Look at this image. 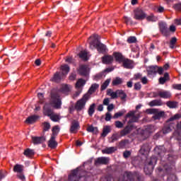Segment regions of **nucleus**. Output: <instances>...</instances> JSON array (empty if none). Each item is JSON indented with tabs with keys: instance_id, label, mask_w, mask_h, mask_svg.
I'll use <instances>...</instances> for the list:
<instances>
[{
	"instance_id": "19",
	"label": "nucleus",
	"mask_w": 181,
	"mask_h": 181,
	"mask_svg": "<svg viewBox=\"0 0 181 181\" xmlns=\"http://www.w3.org/2000/svg\"><path fill=\"white\" fill-rule=\"evenodd\" d=\"M33 143L34 145H37L39 144H43V142L46 141V137L40 136V137H33Z\"/></svg>"
},
{
	"instance_id": "64",
	"label": "nucleus",
	"mask_w": 181,
	"mask_h": 181,
	"mask_svg": "<svg viewBox=\"0 0 181 181\" xmlns=\"http://www.w3.org/2000/svg\"><path fill=\"white\" fill-rule=\"evenodd\" d=\"M141 81L143 84H148V78L145 76L141 78Z\"/></svg>"
},
{
	"instance_id": "57",
	"label": "nucleus",
	"mask_w": 181,
	"mask_h": 181,
	"mask_svg": "<svg viewBox=\"0 0 181 181\" xmlns=\"http://www.w3.org/2000/svg\"><path fill=\"white\" fill-rule=\"evenodd\" d=\"M123 156H124V159H127V158H129V156H131V151H125L123 153Z\"/></svg>"
},
{
	"instance_id": "26",
	"label": "nucleus",
	"mask_w": 181,
	"mask_h": 181,
	"mask_svg": "<svg viewBox=\"0 0 181 181\" xmlns=\"http://www.w3.org/2000/svg\"><path fill=\"white\" fill-rule=\"evenodd\" d=\"M148 105L150 107H160V105H163V103L161 100H153L148 103Z\"/></svg>"
},
{
	"instance_id": "50",
	"label": "nucleus",
	"mask_w": 181,
	"mask_h": 181,
	"mask_svg": "<svg viewBox=\"0 0 181 181\" xmlns=\"http://www.w3.org/2000/svg\"><path fill=\"white\" fill-rule=\"evenodd\" d=\"M124 114H125V112H124V111L116 112L114 115L113 118L115 119H117V118H119V117H122V115H124Z\"/></svg>"
},
{
	"instance_id": "36",
	"label": "nucleus",
	"mask_w": 181,
	"mask_h": 181,
	"mask_svg": "<svg viewBox=\"0 0 181 181\" xmlns=\"http://www.w3.org/2000/svg\"><path fill=\"white\" fill-rule=\"evenodd\" d=\"M49 118L52 121H53V122H59L62 117H60V115L54 113L52 115L49 117Z\"/></svg>"
},
{
	"instance_id": "33",
	"label": "nucleus",
	"mask_w": 181,
	"mask_h": 181,
	"mask_svg": "<svg viewBox=\"0 0 181 181\" xmlns=\"http://www.w3.org/2000/svg\"><path fill=\"white\" fill-rule=\"evenodd\" d=\"M110 132H111V127L105 126L103 129L101 136H103V138H105V136H107V135H108V134H110Z\"/></svg>"
},
{
	"instance_id": "27",
	"label": "nucleus",
	"mask_w": 181,
	"mask_h": 181,
	"mask_svg": "<svg viewBox=\"0 0 181 181\" xmlns=\"http://www.w3.org/2000/svg\"><path fill=\"white\" fill-rule=\"evenodd\" d=\"M115 151H117V147H108L102 150V153H106L107 155H110L111 153H114Z\"/></svg>"
},
{
	"instance_id": "41",
	"label": "nucleus",
	"mask_w": 181,
	"mask_h": 181,
	"mask_svg": "<svg viewBox=\"0 0 181 181\" xmlns=\"http://www.w3.org/2000/svg\"><path fill=\"white\" fill-rule=\"evenodd\" d=\"M86 131H88V132H92L93 134H97L98 132V129L90 125L87 127Z\"/></svg>"
},
{
	"instance_id": "55",
	"label": "nucleus",
	"mask_w": 181,
	"mask_h": 181,
	"mask_svg": "<svg viewBox=\"0 0 181 181\" xmlns=\"http://www.w3.org/2000/svg\"><path fill=\"white\" fill-rule=\"evenodd\" d=\"M118 141V135L117 134H113L111 138H110V143H114L115 141Z\"/></svg>"
},
{
	"instance_id": "15",
	"label": "nucleus",
	"mask_w": 181,
	"mask_h": 181,
	"mask_svg": "<svg viewBox=\"0 0 181 181\" xmlns=\"http://www.w3.org/2000/svg\"><path fill=\"white\" fill-rule=\"evenodd\" d=\"M160 31L161 33L164 35L166 36L168 35V32H169V30L168 29V26L166 25V23H159L158 24Z\"/></svg>"
},
{
	"instance_id": "47",
	"label": "nucleus",
	"mask_w": 181,
	"mask_h": 181,
	"mask_svg": "<svg viewBox=\"0 0 181 181\" xmlns=\"http://www.w3.org/2000/svg\"><path fill=\"white\" fill-rule=\"evenodd\" d=\"M43 127V132H46V131H49L50 129V123L47 122H45L42 123Z\"/></svg>"
},
{
	"instance_id": "37",
	"label": "nucleus",
	"mask_w": 181,
	"mask_h": 181,
	"mask_svg": "<svg viewBox=\"0 0 181 181\" xmlns=\"http://www.w3.org/2000/svg\"><path fill=\"white\" fill-rule=\"evenodd\" d=\"M118 97L124 100L127 98V93L122 90H117V98Z\"/></svg>"
},
{
	"instance_id": "29",
	"label": "nucleus",
	"mask_w": 181,
	"mask_h": 181,
	"mask_svg": "<svg viewBox=\"0 0 181 181\" xmlns=\"http://www.w3.org/2000/svg\"><path fill=\"white\" fill-rule=\"evenodd\" d=\"M107 95H109L110 97H111V98L112 100H115V98H118V93H117V90H116L115 92L112 91V90L111 89H108L107 90Z\"/></svg>"
},
{
	"instance_id": "53",
	"label": "nucleus",
	"mask_w": 181,
	"mask_h": 181,
	"mask_svg": "<svg viewBox=\"0 0 181 181\" xmlns=\"http://www.w3.org/2000/svg\"><path fill=\"white\" fill-rule=\"evenodd\" d=\"M37 95L40 100V103L43 104L45 103V96H43V93H38Z\"/></svg>"
},
{
	"instance_id": "45",
	"label": "nucleus",
	"mask_w": 181,
	"mask_h": 181,
	"mask_svg": "<svg viewBox=\"0 0 181 181\" xmlns=\"http://www.w3.org/2000/svg\"><path fill=\"white\" fill-rule=\"evenodd\" d=\"M111 82V79H107L101 86L100 90L104 91L110 86V83Z\"/></svg>"
},
{
	"instance_id": "35",
	"label": "nucleus",
	"mask_w": 181,
	"mask_h": 181,
	"mask_svg": "<svg viewBox=\"0 0 181 181\" xmlns=\"http://www.w3.org/2000/svg\"><path fill=\"white\" fill-rule=\"evenodd\" d=\"M86 85V80L83 78H80L77 81L76 83V88H81V87H84Z\"/></svg>"
},
{
	"instance_id": "34",
	"label": "nucleus",
	"mask_w": 181,
	"mask_h": 181,
	"mask_svg": "<svg viewBox=\"0 0 181 181\" xmlns=\"http://www.w3.org/2000/svg\"><path fill=\"white\" fill-rule=\"evenodd\" d=\"M13 172H16V173H23V165L20 164H16L13 167Z\"/></svg>"
},
{
	"instance_id": "61",
	"label": "nucleus",
	"mask_w": 181,
	"mask_h": 181,
	"mask_svg": "<svg viewBox=\"0 0 181 181\" xmlns=\"http://www.w3.org/2000/svg\"><path fill=\"white\" fill-rule=\"evenodd\" d=\"M164 69L163 67L157 66V73L162 76L163 74Z\"/></svg>"
},
{
	"instance_id": "59",
	"label": "nucleus",
	"mask_w": 181,
	"mask_h": 181,
	"mask_svg": "<svg viewBox=\"0 0 181 181\" xmlns=\"http://www.w3.org/2000/svg\"><path fill=\"white\" fill-rule=\"evenodd\" d=\"M142 88L141 83L137 82L134 84V90H139Z\"/></svg>"
},
{
	"instance_id": "13",
	"label": "nucleus",
	"mask_w": 181,
	"mask_h": 181,
	"mask_svg": "<svg viewBox=\"0 0 181 181\" xmlns=\"http://www.w3.org/2000/svg\"><path fill=\"white\" fill-rule=\"evenodd\" d=\"M78 73L80 76H83L84 77L88 76V67L87 65H81L78 70Z\"/></svg>"
},
{
	"instance_id": "28",
	"label": "nucleus",
	"mask_w": 181,
	"mask_h": 181,
	"mask_svg": "<svg viewBox=\"0 0 181 181\" xmlns=\"http://www.w3.org/2000/svg\"><path fill=\"white\" fill-rule=\"evenodd\" d=\"M114 57L115 58L116 62H119V63H122L123 60L125 59V57H124L122 54L119 52H115Z\"/></svg>"
},
{
	"instance_id": "49",
	"label": "nucleus",
	"mask_w": 181,
	"mask_h": 181,
	"mask_svg": "<svg viewBox=\"0 0 181 181\" xmlns=\"http://www.w3.org/2000/svg\"><path fill=\"white\" fill-rule=\"evenodd\" d=\"M61 91L64 93H69V91H70V88L68 85H64L61 88Z\"/></svg>"
},
{
	"instance_id": "25",
	"label": "nucleus",
	"mask_w": 181,
	"mask_h": 181,
	"mask_svg": "<svg viewBox=\"0 0 181 181\" xmlns=\"http://www.w3.org/2000/svg\"><path fill=\"white\" fill-rule=\"evenodd\" d=\"M170 80V77L169 76V74H168V72L164 74V76L163 77H160V78L158 79V81L160 83V84H165V83H166V81H169Z\"/></svg>"
},
{
	"instance_id": "52",
	"label": "nucleus",
	"mask_w": 181,
	"mask_h": 181,
	"mask_svg": "<svg viewBox=\"0 0 181 181\" xmlns=\"http://www.w3.org/2000/svg\"><path fill=\"white\" fill-rule=\"evenodd\" d=\"M115 126L116 128H124V123L121 121L115 122Z\"/></svg>"
},
{
	"instance_id": "20",
	"label": "nucleus",
	"mask_w": 181,
	"mask_h": 181,
	"mask_svg": "<svg viewBox=\"0 0 181 181\" xmlns=\"http://www.w3.org/2000/svg\"><path fill=\"white\" fill-rule=\"evenodd\" d=\"M149 151H151V148H149V144H146L141 146L140 149V153L141 155H148V153H149Z\"/></svg>"
},
{
	"instance_id": "14",
	"label": "nucleus",
	"mask_w": 181,
	"mask_h": 181,
	"mask_svg": "<svg viewBox=\"0 0 181 181\" xmlns=\"http://www.w3.org/2000/svg\"><path fill=\"white\" fill-rule=\"evenodd\" d=\"M110 158L108 157H99L95 160V165H108Z\"/></svg>"
},
{
	"instance_id": "48",
	"label": "nucleus",
	"mask_w": 181,
	"mask_h": 181,
	"mask_svg": "<svg viewBox=\"0 0 181 181\" xmlns=\"http://www.w3.org/2000/svg\"><path fill=\"white\" fill-rule=\"evenodd\" d=\"M165 115V112L163 111H161V112H159L158 113H156L153 118L154 119H160V118H162V117H163Z\"/></svg>"
},
{
	"instance_id": "30",
	"label": "nucleus",
	"mask_w": 181,
	"mask_h": 181,
	"mask_svg": "<svg viewBox=\"0 0 181 181\" xmlns=\"http://www.w3.org/2000/svg\"><path fill=\"white\" fill-rule=\"evenodd\" d=\"M61 70H62V75L65 76L66 74H69V71H70V66L67 64L62 65L61 66Z\"/></svg>"
},
{
	"instance_id": "11",
	"label": "nucleus",
	"mask_w": 181,
	"mask_h": 181,
	"mask_svg": "<svg viewBox=\"0 0 181 181\" xmlns=\"http://www.w3.org/2000/svg\"><path fill=\"white\" fill-rule=\"evenodd\" d=\"M80 173L77 170L72 171L71 175L69 176V181H79L80 180Z\"/></svg>"
},
{
	"instance_id": "43",
	"label": "nucleus",
	"mask_w": 181,
	"mask_h": 181,
	"mask_svg": "<svg viewBox=\"0 0 181 181\" xmlns=\"http://www.w3.org/2000/svg\"><path fill=\"white\" fill-rule=\"evenodd\" d=\"M146 18V21H148V22H156V21L158 20V18L155 17L153 13H151L149 16H148Z\"/></svg>"
},
{
	"instance_id": "12",
	"label": "nucleus",
	"mask_w": 181,
	"mask_h": 181,
	"mask_svg": "<svg viewBox=\"0 0 181 181\" xmlns=\"http://www.w3.org/2000/svg\"><path fill=\"white\" fill-rule=\"evenodd\" d=\"M54 112L50 107V104L46 103L43 107V114L44 115H46L47 117H50L52 115Z\"/></svg>"
},
{
	"instance_id": "44",
	"label": "nucleus",
	"mask_w": 181,
	"mask_h": 181,
	"mask_svg": "<svg viewBox=\"0 0 181 181\" xmlns=\"http://www.w3.org/2000/svg\"><path fill=\"white\" fill-rule=\"evenodd\" d=\"M158 71V66H150L148 73V74H156Z\"/></svg>"
},
{
	"instance_id": "5",
	"label": "nucleus",
	"mask_w": 181,
	"mask_h": 181,
	"mask_svg": "<svg viewBox=\"0 0 181 181\" xmlns=\"http://www.w3.org/2000/svg\"><path fill=\"white\" fill-rule=\"evenodd\" d=\"M88 100H90L88 94L83 95V96L75 103L74 110H76L77 112L83 111V110L86 108V104H87Z\"/></svg>"
},
{
	"instance_id": "7",
	"label": "nucleus",
	"mask_w": 181,
	"mask_h": 181,
	"mask_svg": "<svg viewBox=\"0 0 181 181\" xmlns=\"http://www.w3.org/2000/svg\"><path fill=\"white\" fill-rule=\"evenodd\" d=\"M134 18L136 21H144L146 18V13L141 8H136L134 10Z\"/></svg>"
},
{
	"instance_id": "1",
	"label": "nucleus",
	"mask_w": 181,
	"mask_h": 181,
	"mask_svg": "<svg viewBox=\"0 0 181 181\" xmlns=\"http://www.w3.org/2000/svg\"><path fill=\"white\" fill-rule=\"evenodd\" d=\"M136 113V111H130L124 117L125 121H127L128 118L129 119V120L128 122V125L126 126L124 128V129L120 132L121 136H125V135H128V134H131V132L132 131V129H134L135 128H136L133 124H132V122H138V119H139V115H135Z\"/></svg>"
},
{
	"instance_id": "62",
	"label": "nucleus",
	"mask_w": 181,
	"mask_h": 181,
	"mask_svg": "<svg viewBox=\"0 0 181 181\" xmlns=\"http://www.w3.org/2000/svg\"><path fill=\"white\" fill-rule=\"evenodd\" d=\"M173 88L174 90H181V84H173Z\"/></svg>"
},
{
	"instance_id": "39",
	"label": "nucleus",
	"mask_w": 181,
	"mask_h": 181,
	"mask_svg": "<svg viewBox=\"0 0 181 181\" xmlns=\"http://www.w3.org/2000/svg\"><path fill=\"white\" fill-rule=\"evenodd\" d=\"M88 112L90 117H93V114L95 112V103H93L90 105Z\"/></svg>"
},
{
	"instance_id": "54",
	"label": "nucleus",
	"mask_w": 181,
	"mask_h": 181,
	"mask_svg": "<svg viewBox=\"0 0 181 181\" xmlns=\"http://www.w3.org/2000/svg\"><path fill=\"white\" fill-rule=\"evenodd\" d=\"M6 175H8V173H6V171L0 170V181H1L2 179H4V177H5V176H6Z\"/></svg>"
},
{
	"instance_id": "18",
	"label": "nucleus",
	"mask_w": 181,
	"mask_h": 181,
	"mask_svg": "<svg viewBox=\"0 0 181 181\" xmlns=\"http://www.w3.org/2000/svg\"><path fill=\"white\" fill-rule=\"evenodd\" d=\"M103 105H107V111L108 112H111L112 110H114V104H110V98H105L103 102Z\"/></svg>"
},
{
	"instance_id": "46",
	"label": "nucleus",
	"mask_w": 181,
	"mask_h": 181,
	"mask_svg": "<svg viewBox=\"0 0 181 181\" xmlns=\"http://www.w3.org/2000/svg\"><path fill=\"white\" fill-rule=\"evenodd\" d=\"M176 42H177V38L176 37H172L170 41V49H175V45H176Z\"/></svg>"
},
{
	"instance_id": "23",
	"label": "nucleus",
	"mask_w": 181,
	"mask_h": 181,
	"mask_svg": "<svg viewBox=\"0 0 181 181\" xmlns=\"http://www.w3.org/2000/svg\"><path fill=\"white\" fill-rule=\"evenodd\" d=\"M39 118L40 117L37 115H33V116L28 117L26 119L25 122L27 124H35V122H36V121H37Z\"/></svg>"
},
{
	"instance_id": "8",
	"label": "nucleus",
	"mask_w": 181,
	"mask_h": 181,
	"mask_svg": "<svg viewBox=\"0 0 181 181\" xmlns=\"http://www.w3.org/2000/svg\"><path fill=\"white\" fill-rule=\"evenodd\" d=\"M173 128H175L173 122H170L169 120H167L162 129V132L164 134H169V132H172V129H173Z\"/></svg>"
},
{
	"instance_id": "9",
	"label": "nucleus",
	"mask_w": 181,
	"mask_h": 181,
	"mask_svg": "<svg viewBox=\"0 0 181 181\" xmlns=\"http://www.w3.org/2000/svg\"><path fill=\"white\" fill-rule=\"evenodd\" d=\"M122 66L124 69H134L135 66V63H134V61L132 59H129L128 58H124L123 60Z\"/></svg>"
},
{
	"instance_id": "40",
	"label": "nucleus",
	"mask_w": 181,
	"mask_h": 181,
	"mask_svg": "<svg viewBox=\"0 0 181 181\" xmlns=\"http://www.w3.org/2000/svg\"><path fill=\"white\" fill-rule=\"evenodd\" d=\"M60 131V127H59V125L54 126L52 127V134L51 136H54L56 138V136H57V134H59Z\"/></svg>"
},
{
	"instance_id": "3",
	"label": "nucleus",
	"mask_w": 181,
	"mask_h": 181,
	"mask_svg": "<svg viewBox=\"0 0 181 181\" xmlns=\"http://www.w3.org/2000/svg\"><path fill=\"white\" fill-rule=\"evenodd\" d=\"M89 40L90 49H91L92 50H93V49H97L99 53H104V52H105V49H107V47L105 45L100 42V40H98V35L94 34L91 35L89 37Z\"/></svg>"
},
{
	"instance_id": "38",
	"label": "nucleus",
	"mask_w": 181,
	"mask_h": 181,
	"mask_svg": "<svg viewBox=\"0 0 181 181\" xmlns=\"http://www.w3.org/2000/svg\"><path fill=\"white\" fill-rule=\"evenodd\" d=\"M166 105L169 108H177L178 103L176 101H168Z\"/></svg>"
},
{
	"instance_id": "56",
	"label": "nucleus",
	"mask_w": 181,
	"mask_h": 181,
	"mask_svg": "<svg viewBox=\"0 0 181 181\" xmlns=\"http://www.w3.org/2000/svg\"><path fill=\"white\" fill-rule=\"evenodd\" d=\"M127 42L128 43H136V37H129L127 39Z\"/></svg>"
},
{
	"instance_id": "32",
	"label": "nucleus",
	"mask_w": 181,
	"mask_h": 181,
	"mask_svg": "<svg viewBox=\"0 0 181 181\" xmlns=\"http://www.w3.org/2000/svg\"><path fill=\"white\" fill-rule=\"evenodd\" d=\"M124 83V80L119 77H116L112 81V86H121Z\"/></svg>"
},
{
	"instance_id": "58",
	"label": "nucleus",
	"mask_w": 181,
	"mask_h": 181,
	"mask_svg": "<svg viewBox=\"0 0 181 181\" xmlns=\"http://www.w3.org/2000/svg\"><path fill=\"white\" fill-rule=\"evenodd\" d=\"M65 62L66 63H74V59H73V57H66V58L65 59Z\"/></svg>"
},
{
	"instance_id": "2",
	"label": "nucleus",
	"mask_w": 181,
	"mask_h": 181,
	"mask_svg": "<svg viewBox=\"0 0 181 181\" xmlns=\"http://www.w3.org/2000/svg\"><path fill=\"white\" fill-rule=\"evenodd\" d=\"M135 179L138 181H142L144 180V177L139 173L125 171L115 178L112 177H109L107 181H135Z\"/></svg>"
},
{
	"instance_id": "24",
	"label": "nucleus",
	"mask_w": 181,
	"mask_h": 181,
	"mask_svg": "<svg viewBox=\"0 0 181 181\" xmlns=\"http://www.w3.org/2000/svg\"><path fill=\"white\" fill-rule=\"evenodd\" d=\"M158 95L160 97V98H170L172 97V94L169 91H159Z\"/></svg>"
},
{
	"instance_id": "21",
	"label": "nucleus",
	"mask_w": 181,
	"mask_h": 181,
	"mask_svg": "<svg viewBox=\"0 0 181 181\" xmlns=\"http://www.w3.org/2000/svg\"><path fill=\"white\" fill-rule=\"evenodd\" d=\"M98 87H100V85L97 83H93L91 85L88 93H86V94H88V95H89V98L90 97H91V94H93V93H95V90L98 88Z\"/></svg>"
},
{
	"instance_id": "22",
	"label": "nucleus",
	"mask_w": 181,
	"mask_h": 181,
	"mask_svg": "<svg viewBox=\"0 0 181 181\" xmlns=\"http://www.w3.org/2000/svg\"><path fill=\"white\" fill-rule=\"evenodd\" d=\"M64 77V76L60 72H57L52 78V81H54L55 83H59V81L62 80Z\"/></svg>"
},
{
	"instance_id": "10",
	"label": "nucleus",
	"mask_w": 181,
	"mask_h": 181,
	"mask_svg": "<svg viewBox=\"0 0 181 181\" xmlns=\"http://www.w3.org/2000/svg\"><path fill=\"white\" fill-rule=\"evenodd\" d=\"M80 128V123H78V121L74 120L71 122V128H70V132L71 134H77V132L78 131Z\"/></svg>"
},
{
	"instance_id": "6",
	"label": "nucleus",
	"mask_w": 181,
	"mask_h": 181,
	"mask_svg": "<svg viewBox=\"0 0 181 181\" xmlns=\"http://www.w3.org/2000/svg\"><path fill=\"white\" fill-rule=\"evenodd\" d=\"M156 163V158H151L148 160H147V163L144 166V173L146 175H151L152 172H153V168L155 167V164Z\"/></svg>"
},
{
	"instance_id": "42",
	"label": "nucleus",
	"mask_w": 181,
	"mask_h": 181,
	"mask_svg": "<svg viewBox=\"0 0 181 181\" xmlns=\"http://www.w3.org/2000/svg\"><path fill=\"white\" fill-rule=\"evenodd\" d=\"M79 57L82 59V60H84L85 62H87L88 60V57H87V52L86 51H81L79 54Z\"/></svg>"
},
{
	"instance_id": "51",
	"label": "nucleus",
	"mask_w": 181,
	"mask_h": 181,
	"mask_svg": "<svg viewBox=\"0 0 181 181\" xmlns=\"http://www.w3.org/2000/svg\"><path fill=\"white\" fill-rule=\"evenodd\" d=\"M180 118H181V115L180 114H176L174 116L171 117L169 119V122H172V121H175V119H179Z\"/></svg>"
},
{
	"instance_id": "4",
	"label": "nucleus",
	"mask_w": 181,
	"mask_h": 181,
	"mask_svg": "<svg viewBox=\"0 0 181 181\" xmlns=\"http://www.w3.org/2000/svg\"><path fill=\"white\" fill-rule=\"evenodd\" d=\"M49 105H52L55 110H60L62 108V98L60 97V92L57 90H52L49 98Z\"/></svg>"
},
{
	"instance_id": "16",
	"label": "nucleus",
	"mask_w": 181,
	"mask_h": 181,
	"mask_svg": "<svg viewBox=\"0 0 181 181\" xmlns=\"http://www.w3.org/2000/svg\"><path fill=\"white\" fill-rule=\"evenodd\" d=\"M57 141H56V137L51 136L50 139L48 141V146L51 149H55V148H57Z\"/></svg>"
},
{
	"instance_id": "31",
	"label": "nucleus",
	"mask_w": 181,
	"mask_h": 181,
	"mask_svg": "<svg viewBox=\"0 0 181 181\" xmlns=\"http://www.w3.org/2000/svg\"><path fill=\"white\" fill-rule=\"evenodd\" d=\"M23 155L27 158H32L35 155V151L30 148H27L24 151Z\"/></svg>"
},
{
	"instance_id": "17",
	"label": "nucleus",
	"mask_w": 181,
	"mask_h": 181,
	"mask_svg": "<svg viewBox=\"0 0 181 181\" xmlns=\"http://www.w3.org/2000/svg\"><path fill=\"white\" fill-rule=\"evenodd\" d=\"M102 62L104 64H110L114 62V57L111 55H105L102 57Z\"/></svg>"
},
{
	"instance_id": "60",
	"label": "nucleus",
	"mask_w": 181,
	"mask_h": 181,
	"mask_svg": "<svg viewBox=\"0 0 181 181\" xmlns=\"http://www.w3.org/2000/svg\"><path fill=\"white\" fill-rule=\"evenodd\" d=\"M111 113H110V112H106L105 118V121H111Z\"/></svg>"
},
{
	"instance_id": "63",
	"label": "nucleus",
	"mask_w": 181,
	"mask_h": 181,
	"mask_svg": "<svg viewBox=\"0 0 181 181\" xmlns=\"http://www.w3.org/2000/svg\"><path fill=\"white\" fill-rule=\"evenodd\" d=\"M17 177L20 179V180H25V175L23 173H21L17 175Z\"/></svg>"
}]
</instances>
